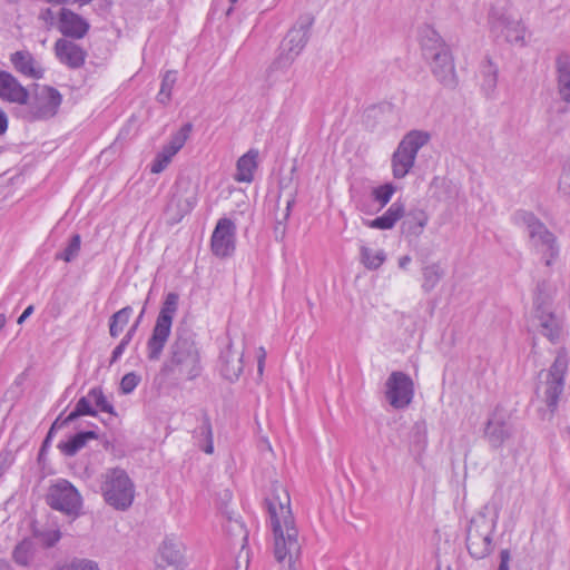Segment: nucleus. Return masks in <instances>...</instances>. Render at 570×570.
Instances as JSON below:
<instances>
[{"mask_svg":"<svg viewBox=\"0 0 570 570\" xmlns=\"http://www.w3.org/2000/svg\"><path fill=\"white\" fill-rule=\"evenodd\" d=\"M175 155L176 154L174 151L164 146L155 157L150 167V171L153 174H160L169 165Z\"/></svg>","mask_w":570,"mask_h":570,"instance_id":"nucleus-41","label":"nucleus"},{"mask_svg":"<svg viewBox=\"0 0 570 570\" xmlns=\"http://www.w3.org/2000/svg\"><path fill=\"white\" fill-rule=\"evenodd\" d=\"M403 215L404 205L402 203H393L382 216L367 222V225L371 228L390 229Z\"/></svg>","mask_w":570,"mask_h":570,"instance_id":"nucleus-30","label":"nucleus"},{"mask_svg":"<svg viewBox=\"0 0 570 570\" xmlns=\"http://www.w3.org/2000/svg\"><path fill=\"white\" fill-rule=\"evenodd\" d=\"M510 551L504 549L500 552V564L498 570H509Z\"/></svg>","mask_w":570,"mask_h":570,"instance_id":"nucleus-52","label":"nucleus"},{"mask_svg":"<svg viewBox=\"0 0 570 570\" xmlns=\"http://www.w3.org/2000/svg\"><path fill=\"white\" fill-rule=\"evenodd\" d=\"M197 200L196 186L189 179H179L175 191L166 206V214L171 223L180 222L191 212Z\"/></svg>","mask_w":570,"mask_h":570,"instance_id":"nucleus-13","label":"nucleus"},{"mask_svg":"<svg viewBox=\"0 0 570 570\" xmlns=\"http://www.w3.org/2000/svg\"><path fill=\"white\" fill-rule=\"evenodd\" d=\"M89 397L92 403L100 409V411L115 415V409L111 403H109L104 395V392L100 387H94L89 391Z\"/></svg>","mask_w":570,"mask_h":570,"instance_id":"nucleus-43","label":"nucleus"},{"mask_svg":"<svg viewBox=\"0 0 570 570\" xmlns=\"http://www.w3.org/2000/svg\"><path fill=\"white\" fill-rule=\"evenodd\" d=\"M361 258H362V263L368 269H376L385 261V254L383 250L374 252L371 248L363 246L361 248Z\"/></svg>","mask_w":570,"mask_h":570,"instance_id":"nucleus-38","label":"nucleus"},{"mask_svg":"<svg viewBox=\"0 0 570 570\" xmlns=\"http://www.w3.org/2000/svg\"><path fill=\"white\" fill-rule=\"evenodd\" d=\"M434 196L441 202H455L461 194V186L458 181L446 177H435L431 183Z\"/></svg>","mask_w":570,"mask_h":570,"instance_id":"nucleus-26","label":"nucleus"},{"mask_svg":"<svg viewBox=\"0 0 570 570\" xmlns=\"http://www.w3.org/2000/svg\"><path fill=\"white\" fill-rule=\"evenodd\" d=\"M40 18L43 19L46 22L52 23L55 19L53 11L48 8L41 12Z\"/></svg>","mask_w":570,"mask_h":570,"instance_id":"nucleus-56","label":"nucleus"},{"mask_svg":"<svg viewBox=\"0 0 570 570\" xmlns=\"http://www.w3.org/2000/svg\"><path fill=\"white\" fill-rule=\"evenodd\" d=\"M145 313V308H142L140 315L138 316L137 321L131 325V327L128 330V332L125 334L124 337H129V342L132 340L138 326H139V323H140V320L142 317Z\"/></svg>","mask_w":570,"mask_h":570,"instance_id":"nucleus-53","label":"nucleus"},{"mask_svg":"<svg viewBox=\"0 0 570 570\" xmlns=\"http://www.w3.org/2000/svg\"><path fill=\"white\" fill-rule=\"evenodd\" d=\"M489 26L493 35L503 37L509 43L525 45L527 28L509 7L492 6L489 12Z\"/></svg>","mask_w":570,"mask_h":570,"instance_id":"nucleus-8","label":"nucleus"},{"mask_svg":"<svg viewBox=\"0 0 570 570\" xmlns=\"http://www.w3.org/2000/svg\"><path fill=\"white\" fill-rule=\"evenodd\" d=\"M430 134L423 130L409 131L392 154L391 168L395 179L404 178L414 167L419 150L430 141Z\"/></svg>","mask_w":570,"mask_h":570,"instance_id":"nucleus-7","label":"nucleus"},{"mask_svg":"<svg viewBox=\"0 0 570 570\" xmlns=\"http://www.w3.org/2000/svg\"><path fill=\"white\" fill-rule=\"evenodd\" d=\"M53 570H100L98 564L88 559H73L70 562L56 567Z\"/></svg>","mask_w":570,"mask_h":570,"instance_id":"nucleus-44","label":"nucleus"},{"mask_svg":"<svg viewBox=\"0 0 570 570\" xmlns=\"http://www.w3.org/2000/svg\"><path fill=\"white\" fill-rule=\"evenodd\" d=\"M0 98L10 102L26 105L29 92L10 72L0 71Z\"/></svg>","mask_w":570,"mask_h":570,"instance_id":"nucleus-23","label":"nucleus"},{"mask_svg":"<svg viewBox=\"0 0 570 570\" xmlns=\"http://www.w3.org/2000/svg\"><path fill=\"white\" fill-rule=\"evenodd\" d=\"M544 299L540 296L537 298V311L533 312L531 317V327L538 333L546 336L550 342L554 343L559 340L562 331L560 318L550 311L544 308Z\"/></svg>","mask_w":570,"mask_h":570,"instance_id":"nucleus-15","label":"nucleus"},{"mask_svg":"<svg viewBox=\"0 0 570 570\" xmlns=\"http://www.w3.org/2000/svg\"><path fill=\"white\" fill-rule=\"evenodd\" d=\"M568 368V357L564 351L560 350L554 358L550 370L544 374V381L538 387V393L542 394L550 412L553 413L560 394L563 391L564 373Z\"/></svg>","mask_w":570,"mask_h":570,"instance_id":"nucleus-10","label":"nucleus"},{"mask_svg":"<svg viewBox=\"0 0 570 570\" xmlns=\"http://www.w3.org/2000/svg\"><path fill=\"white\" fill-rule=\"evenodd\" d=\"M202 371L200 351L194 334L186 328H177L161 372L177 380L194 381L200 376Z\"/></svg>","mask_w":570,"mask_h":570,"instance_id":"nucleus-2","label":"nucleus"},{"mask_svg":"<svg viewBox=\"0 0 570 570\" xmlns=\"http://www.w3.org/2000/svg\"><path fill=\"white\" fill-rule=\"evenodd\" d=\"M98 439V434L95 431L79 432L71 436L66 442H60L58 448L67 456H73L86 446L89 440Z\"/></svg>","mask_w":570,"mask_h":570,"instance_id":"nucleus-31","label":"nucleus"},{"mask_svg":"<svg viewBox=\"0 0 570 570\" xmlns=\"http://www.w3.org/2000/svg\"><path fill=\"white\" fill-rule=\"evenodd\" d=\"M265 358H266V352H265L264 347H259L258 364H257V371L259 374H263Z\"/></svg>","mask_w":570,"mask_h":570,"instance_id":"nucleus-54","label":"nucleus"},{"mask_svg":"<svg viewBox=\"0 0 570 570\" xmlns=\"http://www.w3.org/2000/svg\"><path fill=\"white\" fill-rule=\"evenodd\" d=\"M7 116L6 114L0 109V135L3 134L7 129Z\"/></svg>","mask_w":570,"mask_h":570,"instance_id":"nucleus-58","label":"nucleus"},{"mask_svg":"<svg viewBox=\"0 0 570 570\" xmlns=\"http://www.w3.org/2000/svg\"><path fill=\"white\" fill-rule=\"evenodd\" d=\"M497 528V517H489L488 508L483 507L473 515L466 528L465 543L470 556L482 560L493 551L492 535Z\"/></svg>","mask_w":570,"mask_h":570,"instance_id":"nucleus-4","label":"nucleus"},{"mask_svg":"<svg viewBox=\"0 0 570 570\" xmlns=\"http://www.w3.org/2000/svg\"><path fill=\"white\" fill-rule=\"evenodd\" d=\"M80 245H81V238H80V235L79 234H75L68 246L66 247V249L62 252V253H59L56 255V258L57 259H62L67 263L73 261L79 252H80Z\"/></svg>","mask_w":570,"mask_h":570,"instance_id":"nucleus-42","label":"nucleus"},{"mask_svg":"<svg viewBox=\"0 0 570 570\" xmlns=\"http://www.w3.org/2000/svg\"><path fill=\"white\" fill-rule=\"evenodd\" d=\"M395 193V186L391 183L384 184L375 189H373V197L376 202L381 204V206H385L392 198Z\"/></svg>","mask_w":570,"mask_h":570,"instance_id":"nucleus-45","label":"nucleus"},{"mask_svg":"<svg viewBox=\"0 0 570 570\" xmlns=\"http://www.w3.org/2000/svg\"><path fill=\"white\" fill-rule=\"evenodd\" d=\"M12 557L19 566L27 567L32 558V542L22 540L16 546Z\"/></svg>","mask_w":570,"mask_h":570,"instance_id":"nucleus-39","label":"nucleus"},{"mask_svg":"<svg viewBox=\"0 0 570 570\" xmlns=\"http://www.w3.org/2000/svg\"><path fill=\"white\" fill-rule=\"evenodd\" d=\"M191 128V124H185L165 146L177 154L188 139Z\"/></svg>","mask_w":570,"mask_h":570,"instance_id":"nucleus-40","label":"nucleus"},{"mask_svg":"<svg viewBox=\"0 0 570 570\" xmlns=\"http://www.w3.org/2000/svg\"><path fill=\"white\" fill-rule=\"evenodd\" d=\"M195 438L198 441L199 448L206 454H213V452H214L213 429H212L210 420L207 415H204L202 425L195 432Z\"/></svg>","mask_w":570,"mask_h":570,"instance_id":"nucleus-32","label":"nucleus"},{"mask_svg":"<svg viewBox=\"0 0 570 570\" xmlns=\"http://www.w3.org/2000/svg\"><path fill=\"white\" fill-rule=\"evenodd\" d=\"M140 382V376L130 372L124 375L120 382V390L124 394L131 393Z\"/></svg>","mask_w":570,"mask_h":570,"instance_id":"nucleus-47","label":"nucleus"},{"mask_svg":"<svg viewBox=\"0 0 570 570\" xmlns=\"http://www.w3.org/2000/svg\"><path fill=\"white\" fill-rule=\"evenodd\" d=\"M56 424H57V422H55V423L52 424L51 429L49 430V432H48V434H47V436H46V438H49V440L52 438V434H53V430H55V428H56Z\"/></svg>","mask_w":570,"mask_h":570,"instance_id":"nucleus-64","label":"nucleus"},{"mask_svg":"<svg viewBox=\"0 0 570 570\" xmlns=\"http://www.w3.org/2000/svg\"><path fill=\"white\" fill-rule=\"evenodd\" d=\"M62 96L50 86H36L31 100L28 99L24 118L29 121L52 118L61 105Z\"/></svg>","mask_w":570,"mask_h":570,"instance_id":"nucleus-9","label":"nucleus"},{"mask_svg":"<svg viewBox=\"0 0 570 570\" xmlns=\"http://www.w3.org/2000/svg\"><path fill=\"white\" fill-rule=\"evenodd\" d=\"M307 39V27L301 26L299 28L291 29L281 45L278 57L267 69L268 78L272 77L274 71L288 68L306 46Z\"/></svg>","mask_w":570,"mask_h":570,"instance_id":"nucleus-12","label":"nucleus"},{"mask_svg":"<svg viewBox=\"0 0 570 570\" xmlns=\"http://www.w3.org/2000/svg\"><path fill=\"white\" fill-rule=\"evenodd\" d=\"M538 296H540L541 299H544L546 296H547V301L544 302V308H550V302H551V298H552V291H551L549 284L547 282H540V283H538V285L535 287L534 296H533L534 311H537V298H538Z\"/></svg>","mask_w":570,"mask_h":570,"instance_id":"nucleus-46","label":"nucleus"},{"mask_svg":"<svg viewBox=\"0 0 570 570\" xmlns=\"http://www.w3.org/2000/svg\"><path fill=\"white\" fill-rule=\"evenodd\" d=\"M515 219L527 228L531 247L541 262L548 267L552 266L560 254L557 236L530 212H518Z\"/></svg>","mask_w":570,"mask_h":570,"instance_id":"nucleus-3","label":"nucleus"},{"mask_svg":"<svg viewBox=\"0 0 570 570\" xmlns=\"http://www.w3.org/2000/svg\"><path fill=\"white\" fill-rule=\"evenodd\" d=\"M57 59L70 69H79L85 65L87 52L78 43L60 38L55 43Z\"/></svg>","mask_w":570,"mask_h":570,"instance_id":"nucleus-20","label":"nucleus"},{"mask_svg":"<svg viewBox=\"0 0 570 570\" xmlns=\"http://www.w3.org/2000/svg\"><path fill=\"white\" fill-rule=\"evenodd\" d=\"M48 2L50 3H53V4H66L68 3V0H47Z\"/></svg>","mask_w":570,"mask_h":570,"instance_id":"nucleus-61","label":"nucleus"},{"mask_svg":"<svg viewBox=\"0 0 570 570\" xmlns=\"http://www.w3.org/2000/svg\"><path fill=\"white\" fill-rule=\"evenodd\" d=\"M412 258L409 255H404L399 259V266L402 269H405L407 265L411 263Z\"/></svg>","mask_w":570,"mask_h":570,"instance_id":"nucleus-60","label":"nucleus"},{"mask_svg":"<svg viewBox=\"0 0 570 570\" xmlns=\"http://www.w3.org/2000/svg\"><path fill=\"white\" fill-rule=\"evenodd\" d=\"M236 226L229 218H220L212 235V250L217 257H228L235 250Z\"/></svg>","mask_w":570,"mask_h":570,"instance_id":"nucleus-17","label":"nucleus"},{"mask_svg":"<svg viewBox=\"0 0 570 570\" xmlns=\"http://www.w3.org/2000/svg\"><path fill=\"white\" fill-rule=\"evenodd\" d=\"M6 325V316L4 314H0V331Z\"/></svg>","mask_w":570,"mask_h":570,"instance_id":"nucleus-63","label":"nucleus"},{"mask_svg":"<svg viewBox=\"0 0 570 570\" xmlns=\"http://www.w3.org/2000/svg\"><path fill=\"white\" fill-rule=\"evenodd\" d=\"M92 401L89 397V394L82 396L78 400L75 405V409L69 413V415L63 420L62 424H69L73 422L76 419L82 415L97 416V411L92 405Z\"/></svg>","mask_w":570,"mask_h":570,"instance_id":"nucleus-34","label":"nucleus"},{"mask_svg":"<svg viewBox=\"0 0 570 570\" xmlns=\"http://www.w3.org/2000/svg\"><path fill=\"white\" fill-rule=\"evenodd\" d=\"M33 313V306H28L23 313L19 316L17 323L22 324Z\"/></svg>","mask_w":570,"mask_h":570,"instance_id":"nucleus-57","label":"nucleus"},{"mask_svg":"<svg viewBox=\"0 0 570 570\" xmlns=\"http://www.w3.org/2000/svg\"><path fill=\"white\" fill-rule=\"evenodd\" d=\"M285 223L286 222H284L283 218L277 220V224L275 226L276 238H281L282 239L284 237V235H285Z\"/></svg>","mask_w":570,"mask_h":570,"instance_id":"nucleus-55","label":"nucleus"},{"mask_svg":"<svg viewBox=\"0 0 570 570\" xmlns=\"http://www.w3.org/2000/svg\"><path fill=\"white\" fill-rule=\"evenodd\" d=\"M179 296L168 293L156 318L150 337L147 341V357L158 361L171 333L174 317L178 309Z\"/></svg>","mask_w":570,"mask_h":570,"instance_id":"nucleus-6","label":"nucleus"},{"mask_svg":"<svg viewBox=\"0 0 570 570\" xmlns=\"http://www.w3.org/2000/svg\"><path fill=\"white\" fill-rule=\"evenodd\" d=\"M131 314L132 308L130 306H126L111 315L109 322V334L111 337L119 336L128 324Z\"/></svg>","mask_w":570,"mask_h":570,"instance_id":"nucleus-35","label":"nucleus"},{"mask_svg":"<svg viewBox=\"0 0 570 570\" xmlns=\"http://www.w3.org/2000/svg\"><path fill=\"white\" fill-rule=\"evenodd\" d=\"M489 82H490V86H492V87L495 86V82H497V73L495 72L492 73Z\"/></svg>","mask_w":570,"mask_h":570,"instance_id":"nucleus-62","label":"nucleus"},{"mask_svg":"<svg viewBox=\"0 0 570 570\" xmlns=\"http://www.w3.org/2000/svg\"><path fill=\"white\" fill-rule=\"evenodd\" d=\"M10 61L14 69L26 77L32 79H41L43 77V69L28 51H16L11 55Z\"/></svg>","mask_w":570,"mask_h":570,"instance_id":"nucleus-25","label":"nucleus"},{"mask_svg":"<svg viewBox=\"0 0 570 570\" xmlns=\"http://www.w3.org/2000/svg\"><path fill=\"white\" fill-rule=\"evenodd\" d=\"M244 346L229 343L219 357V371L224 379L235 382L244 371Z\"/></svg>","mask_w":570,"mask_h":570,"instance_id":"nucleus-19","label":"nucleus"},{"mask_svg":"<svg viewBox=\"0 0 570 570\" xmlns=\"http://www.w3.org/2000/svg\"><path fill=\"white\" fill-rule=\"evenodd\" d=\"M258 150L250 149L244 154L236 164L235 180L239 183H250L254 178V171L257 168Z\"/></svg>","mask_w":570,"mask_h":570,"instance_id":"nucleus-28","label":"nucleus"},{"mask_svg":"<svg viewBox=\"0 0 570 570\" xmlns=\"http://www.w3.org/2000/svg\"><path fill=\"white\" fill-rule=\"evenodd\" d=\"M274 541V557L287 570H299L302 538L291 508L288 491L283 484L273 483L266 499Z\"/></svg>","mask_w":570,"mask_h":570,"instance_id":"nucleus-1","label":"nucleus"},{"mask_svg":"<svg viewBox=\"0 0 570 570\" xmlns=\"http://www.w3.org/2000/svg\"><path fill=\"white\" fill-rule=\"evenodd\" d=\"M47 503L55 510L77 518L82 508V499L78 490L67 480L52 484L47 494Z\"/></svg>","mask_w":570,"mask_h":570,"instance_id":"nucleus-11","label":"nucleus"},{"mask_svg":"<svg viewBox=\"0 0 570 570\" xmlns=\"http://www.w3.org/2000/svg\"><path fill=\"white\" fill-rule=\"evenodd\" d=\"M419 39L423 57L426 58L438 51L449 49L440 33L431 26L423 24L419 30Z\"/></svg>","mask_w":570,"mask_h":570,"instance_id":"nucleus-24","label":"nucleus"},{"mask_svg":"<svg viewBox=\"0 0 570 570\" xmlns=\"http://www.w3.org/2000/svg\"><path fill=\"white\" fill-rule=\"evenodd\" d=\"M89 28L90 26L87 20L78 13L67 8L60 10L58 29L63 36L82 39L88 33Z\"/></svg>","mask_w":570,"mask_h":570,"instance_id":"nucleus-22","label":"nucleus"},{"mask_svg":"<svg viewBox=\"0 0 570 570\" xmlns=\"http://www.w3.org/2000/svg\"><path fill=\"white\" fill-rule=\"evenodd\" d=\"M512 435L513 425L510 413L502 407H495L487 421L484 438L492 448L499 449Z\"/></svg>","mask_w":570,"mask_h":570,"instance_id":"nucleus-14","label":"nucleus"},{"mask_svg":"<svg viewBox=\"0 0 570 570\" xmlns=\"http://www.w3.org/2000/svg\"><path fill=\"white\" fill-rule=\"evenodd\" d=\"M294 204V198H291L287 200L286 203V209H285V213L283 215V220L286 222L291 215V209H292V206Z\"/></svg>","mask_w":570,"mask_h":570,"instance_id":"nucleus-59","label":"nucleus"},{"mask_svg":"<svg viewBox=\"0 0 570 570\" xmlns=\"http://www.w3.org/2000/svg\"><path fill=\"white\" fill-rule=\"evenodd\" d=\"M423 274V283H422V289L425 293H430L433 291L439 282L444 276V269L439 263H433L428 266H425L422 271Z\"/></svg>","mask_w":570,"mask_h":570,"instance_id":"nucleus-33","label":"nucleus"},{"mask_svg":"<svg viewBox=\"0 0 570 570\" xmlns=\"http://www.w3.org/2000/svg\"><path fill=\"white\" fill-rule=\"evenodd\" d=\"M434 77L440 83L448 88H454L456 85V75L453 57L450 48L438 51L425 58Z\"/></svg>","mask_w":570,"mask_h":570,"instance_id":"nucleus-18","label":"nucleus"},{"mask_svg":"<svg viewBox=\"0 0 570 570\" xmlns=\"http://www.w3.org/2000/svg\"><path fill=\"white\" fill-rule=\"evenodd\" d=\"M248 564H249V552L246 549V547L243 548V546H240V550L236 557L235 570H240L242 568L247 570Z\"/></svg>","mask_w":570,"mask_h":570,"instance_id":"nucleus-50","label":"nucleus"},{"mask_svg":"<svg viewBox=\"0 0 570 570\" xmlns=\"http://www.w3.org/2000/svg\"><path fill=\"white\" fill-rule=\"evenodd\" d=\"M226 531L235 544L238 543L239 546H243V548L246 547L248 532L243 522L237 519H228Z\"/></svg>","mask_w":570,"mask_h":570,"instance_id":"nucleus-36","label":"nucleus"},{"mask_svg":"<svg viewBox=\"0 0 570 570\" xmlns=\"http://www.w3.org/2000/svg\"><path fill=\"white\" fill-rule=\"evenodd\" d=\"M129 343V337H122L120 343L112 351L110 363H115L122 355Z\"/></svg>","mask_w":570,"mask_h":570,"instance_id":"nucleus-51","label":"nucleus"},{"mask_svg":"<svg viewBox=\"0 0 570 570\" xmlns=\"http://www.w3.org/2000/svg\"><path fill=\"white\" fill-rule=\"evenodd\" d=\"M559 190L570 196V161L567 163L562 169L560 179H559Z\"/></svg>","mask_w":570,"mask_h":570,"instance_id":"nucleus-49","label":"nucleus"},{"mask_svg":"<svg viewBox=\"0 0 570 570\" xmlns=\"http://www.w3.org/2000/svg\"><path fill=\"white\" fill-rule=\"evenodd\" d=\"M413 397V382L403 372H393L386 381V399L395 409L407 406Z\"/></svg>","mask_w":570,"mask_h":570,"instance_id":"nucleus-16","label":"nucleus"},{"mask_svg":"<svg viewBox=\"0 0 570 570\" xmlns=\"http://www.w3.org/2000/svg\"><path fill=\"white\" fill-rule=\"evenodd\" d=\"M185 546L176 538H166L159 549V559L156 566L176 570L185 569Z\"/></svg>","mask_w":570,"mask_h":570,"instance_id":"nucleus-21","label":"nucleus"},{"mask_svg":"<svg viewBox=\"0 0 570 570\" xmlns=\"http://www.w3.org/2000/svg\"><path fill=\"white\" fill-rule=\"evenodd\" d=\"M429 222V215L423 209L411 210L402 223L403 232L412 235L420 236Z\"/></svg>","mask_w":570,"mask_h":570,"instance_id":"nucleus-29","label":"nucleus"},{"mask_svg":"<svg viewBox=\"0 0 570 570\" xmlns=\"http://www.w3.org/2000/svg\"><path fill=\"white\" fill-rule=\"evenodd\" d=\"M39 537L46 547L51 548L61 539V532L58 529H48L40 532Z\"/></svg>","mask_w":570,"mask_h":570,"instance_id":"nucleus-48","label":"nucleus"},{"mask_svg":"<svg viewBox=\"0 0 570 570\" xmlns=\"http://www.w3.org/2000/svg\"><path fill=\"white\" fill-rule=\"evenodd\" d=\"M100 490L105 501L116 510H127L135 499V484L120 468L108 469L101 474Z\"/></svg>","mask_w":570,"mask_h":570,"instance_id":"nucleus-5","label":"nucleus"},{"mask_svg":"<svg viewBox=\"0 0 570 570\" xmlns=\"http://www.w3.org/2000/svg\"><path fill=\"white\" fill-rule=\"evenodd\" d=\"M558 92L561 99L570 104V57L560 53L556 59Z\"/></svg>","mask_w":570,"mask_h":570,"instance_id":"nucleus-27","label":"nucleus"},{"mask_svg":"<svg viewBox=\"0 0 570 570\" xmlns=\"http://www.w3.org/2000/svg\"><path fill=\"white\" fill-rule=\"evenodd\" d=\"M176 80H177L176 71L168 70L165 72L163 80H161L160 90H159V94L157 97V99L160 104L167 105L170 101L171 90L176 83Z\"/></svg>","mask_w":570,"mask_h":570,"instance_id":"nucleus-37","label":"nucleus"}]
</instances>
